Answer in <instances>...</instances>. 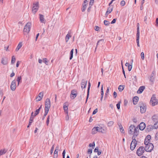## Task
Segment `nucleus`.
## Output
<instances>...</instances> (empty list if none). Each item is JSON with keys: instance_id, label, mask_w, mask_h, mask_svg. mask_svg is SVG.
<instances>
[{"instance_id": "nucleus-1", "label": "nucleus", "mask_w": 158, "mask_h": 158, "mask_svg": "<svg viewBox=\"0 0 158 158\" xmlns=\"http://www.w3.org/2000/svg\"><path fill=\"white\" fill-rule=\"evenodd\" d=\"M146 151L145 148L143 146L140 147L136 151L137 155L139 156H141L143 155V153Z\"/></svg>"}, {"instance_id": "nucleus-2", "label": "nucleus", "mask_w": 158, "mask_h": 158, "mask_svg": "<svg viewBox=\"0 0 158 158\" xmlns=\"http://www.w3.org/2000/svg\"><path fill=\"white\" fill-rule=\"evenodd\" d=\"M137 33L136 35V42L138 47H139V24L137 23Z\"/></svg>"}, {"instance_id": "nucleus-3", "label": "nucleus", "mask_w": 158, "mask_h": 158, "mask_svg": "<svg viewBox=\"0 0 158 158\" xmlns=\"http://www.w3.org/2000/svg\"><path fill=\"white\" fill-rule=\"evenodd\" d=\"M150 102L152 106H154L158 104V100L156 99L154 95H153L152 97Z\"/></svg>"}, {"instance_id": "nucleus-4", "label": "nucleus", "mask_w": 158, "mask_h": 158, "mask_svg": "<svg viewBox=\"0 0 158 158\" xmlns=\"http://www.w3.org/2000/svg\"><path fill=\"white\" fill-rule=\"evenodd\" d=\"M145 149L146 151L147 152H150L154 148V146L152 143H149L148 144H145Z\"/></svg>"}, {"instance_id": "nucleus-5", "label": "nucleus", "mask_w": 158, "mask_h": 158, "mask_svg": "<svg viewBox=\"0 0 158 158\" xmlns=\"http://www.w3.org/2000/svg\"><path fill=\"white\" fill-rule=\"evenodd\" d=\"M137 144V141L135 138H133L131 142L130 148L132 151L136 147Z\"/></svg>"}, {"instance_id": "nucleus-6", "label": "nucleus", "mask_w": 158, "mask_h": 158, "mask_svg": "<svg viewBox=\"0 0 158 158\" xmlns=\"http://www.w3.org/2000/svg\"><path fill=\"white\" fill-rule=\"evenodd\" d=\"M31 23H27L24 27L23 29L24 32L28 33L31 29Z\"/></svg>"}, {"instance_id": "nucleus-7", "label": "nucleus", "mask_w": 158, "mask_h": 158, "mask_svg": "<svg viewBox=\"0 0 158 158\" xmlns=\"http://www.w3.org/2000/svg\"><path fill=\"white\" fill-rule=\"evenodd\" d=\"M39 8V3L37 2L36 3L33 4V6L32 8V12L35 14Z\"/></svg>"}, {"instance_id": "nucleus-8", "label": "nucleus", "mask_w": 158, "mask_h": 158, "mask_svg": "<svg viewBox=\"0 0 158 158\" xmlns=\"http://www.w3.org/2000/svg\"><path fill=\"white\" fill-rule=\"evenodd\" d=\"M140 112L141 113H145L146 110V106L143 103L140 104Z\"/></svg>"}, {"instance_id": "nucleus-9", "label": "nucleus", "mask_w": 158, "mask_h": 158, "mask_svg": "<svg viewBox=\"0 0 158 158\" xmlns=\"http://www.w3.org/2000/svg\"><path fill=\"white\" fill-rule=\"evenodd\" d=\"M16 81L15 80L12 81L10 85L11 89L12 91H14L16 87Z\"/></svg>"}, {"instance_id": "nucleus-10", "label": "nucleus", "mask_w": 158, "mask_h": 158, "mask_svg": "<svg viewBox=\"0 0 158 158\" xmlns=\"http://www.w3.org/2000/svg\"><path fill=\"white\" fill-rule=\"evenodd\" d=\"M77 95V91L76 90L73 89L71 91V98L73 99L76 97Z\"/></svg>"}, {"instance_id": "nucleus-11", "label": "nucleus", "mask_w": 158, "mask_h": 158, "mask_svg": "<svg viewBox=\"0 0 158 158\" xmlns=\"http://www.w3.org/2000/svg\"><path fill=\"white\" fill-rule=\"evenodd\" d=\"M87 82V81L84 79L82 80L81 84V88L82 89L85 88L86 87Z\"/></svg>"}, {"instance_id": "nucleus-12", "label": "nucleus", "mask_w": 158, "mask_h": 158, "mask_svg": "<svg viewBox=\"0 0 158 158\" xmlns=\"http://www.w3.org/2000/svg\"><path fill=\"white\" fill-rule=\"evenodd\" d=\"M138 128H135H135L134 129V135L132 137V139H133V138H135V137H136V136L138 134Z\"/></svg>"}, {"instance_id": "nucleus-13", "label": "nucleus", "mask_w": 158, "mask_h": 158, "mask_svg": "<svg viewBox=\"0 0 158 158\" xmlns=\"http://www.w3.org/2000/svg\"><path fill=\"white\" fill-rule=\"evenodd\" d=\"M151 139V136L150 135H148L146 137L145 141H144V144H146L148 143H149L150 140Z\"/></svg>"}, {"instance_id": "nucleus-14", "label": "nucleus", "mask_w": 158, "mask_h": 158, "mask_svg": "<svg viewBox=\"0 0 158 158\" xmlns=\"http://www.w3.org/2000/svg\"><path fill=\"white\" fill-rule=\"evenodd\" d=\"M91 86V84L89 82L88 83V89H87V97L86 98V100L85 102V103H86L87 102V101L88 99V98L89 95V89L90 88Z\"/></svg>"}, {"instance_id": "nucleus-15", "label": "nucleus", "mask_w": 158, "mask_h": 158, "mask_svg": "<svg viewBox=\"0 0 158 158\" xmlns=\"http://www.w3.org/2000/svg\"><path fill=\"white\" fill-rule=\"evenodd\" d=\"M8 59L6 57H3L2 59L1 63L4 65H6L8 64Z\"/></svg>"}, {"instance_id": "nucleus-16", "label": "nucleus", "mask_w": 158, "mask_h": 158, "mask_svg": "<svg viewBox=\"0 0 158 158\" xmlns=\"http://www.w3.org/2000/svg\"><path fill=\"white\" fill-rule=\"evenodd\" d=\"M135 126L134 125H131L129 128L128 133L129 134H131L133 132Z\"/></svg>"}, {"instance_id": "nucleus-17", "label": "nucleus", "mask_w": 158, "mask_h": 158, "mask_svg": "<svg viewBox=\"0 0 158 158\" xmlns=\"http://www.w3.org/2000/svg\"><path fill=\"white\" fill-rule=\"evenodd\" d=\"M146 127L145 123L143 122H142L140 123L139 125V129L140 130H143Z\"/></svg>"}, {"instance_id": "nucleus-18", "label": "nucleus", "mask_w": 158, "mask_h": 158, "mask_svg": "<svg viewBox=\"0 0 158 158\" xmlns=\"http://www.w3.org/2000/svg\"><path fill=\"white\" fill-rule=\"evenodd\" d=\"M45 104V106L50 107L51 102L49 99L48 98L46 99Z\"/></svg>"}, {"instance_id": "nucleus-19", "label": "nucleus", "mask_w": 158, "mask_h": 158, "mask_svg": "<svg viewBox=\"0 0 158 158\" xmlns=\"http://www.w3.org/2000/svg\"><path fill=\"white\" fill-rule=\"evenodd\" d=\"M145 87L144 86H140L139 89L137 91V93L139 94H141L144 89Z\"/></svg>"}, {"instance_id": "nucleus-20", "label": "nucleus", "mask_w": 158, "mask_h": 158, "mask_svg": "<svg viewBox=\"0 0 158 158\" xmlns=\"http://www.w3.org/2000/svg\"><path fill=\"white\" fill-rule=\"evenodd\" d=\"M66 102L63 105V109L66 114H67V116H68V106L66 105Z\"/></svg>"}, {"instance_id": "nucleus-21", "label": "nucleus", "mask_w": 158, "mask_h": 158, "mask_svg": "<svg viewBox=\"0 0 158 158\" xmlns=\"http://www.w3.org/2000/svg\"><path fill=\"white\" fill-rule=\"evenodd\" d=\"M133 103L134 105H136L137 104V102L139 100V98L137 96L134 97L133 99Z\"/></svg>"}, {"instance_id": "nucleus-22", "label": "nucleus", "mask_w": 158, "mask_h": 158, "mask_svg": "<svg viewBox=\"0 0 158 158\" xmlns=\"http://www.w3.org/2000/svg\"><path fill=\"white\" fill-rule=\"evenodd\" d=\"M35 116H34V115H33V112H32L31 113V116L29 121V122H30V123H32V122L33 121L34 117Z\"/></svg>"}, {"instance_id": "nucleus-23", "label": "nucleus", "mask_w": 158, "mask_h": 158, "mask_svg": "<svg viewBox=\"0 0 158 158\" xmlns=\"http://www.w3.org/2000/svg\"><path fill=\"white\" fill-rule=\"evenodd\" d=\"M22 46V42L19 43L18 44L16 48L15 49V51L17 52L21 48Z\"/></svg>"}, {"instance_id": "nucleus-24", "label": "nucleus", "mask_w": 158, "mask_h": 158, "mask_svg": "<svg viewBox=\"0 0 158 158\" xmlns=\"http://www.w3.org/2000/svg\"><path fill=\"white\" fill-rule=\"evenodd\" d=\"M40 20L41 23H44V16L40 14Z\"/></svg>"}, {"instance_id": "nucleus-25", "label": "nucleus", "mask_w": 158, "mask_h": 158, "mask_svg": "<svg viewBox=\"0 0 158 158\" xmlns=\"http://www.w3.org/2000/svg\"><path fill=\"white\" fill-rule=\"evenodd\" d=\"M97 132V127H94L92 130V133L93 134H96Z\"/></svg>"}, {"instance_id": "nucleus-26", "label": "nucleus", "mask_w": 158, "mask_h": 158, "mask_svg": "<svg viewBox=\"0 0 158 158\" xmlns=\"http://www.w3.org/2000/svg\"><path fill=\"white\" fill-rule=\"evenodd\" d=\"M119 129L120 130V131L122 133H124V130L123 129V127L121 123H119L118 124Z\"/></svg>"}, {"instance_id": "nucleus-27", "label": "nucleus", "mask_w": 158, "mask_h": 158, "mask_svg": "<svg viewBox=\"0 0 158 158\" xmlns=\"http://www.w3.org/2000/svg\"><path fill=\"white\" fill-rule=\"evenodd\" d=\"M153 72H152V74H151L150 78V81L152 82V83L153 82L154 80V74L153 73Z\"/></svg>"}, {"instance_id": "nucleus-28", "label": "nucleus", "mask_w": 158, "mask_h": 158, "mask_svg": "<svg viewBox=\"0 0 158 158\" xmlns=\"http://www.w3.org/2000/svg\"><path fill=\"white\" fill-rule=\"evenodd\" d=\"M42 105H41L38 109H37L36 110L34 114V116H36L39 114V112L41 108L42 107Z\"/></svg>"}, {"instance_id": "nucleus-29", "label": "nucleus", "mask_w": 158, "mask_h": 158, "mask_svg": "<svg viewBox=\"0 0 158 158\" xmlns=\"http://www.w3.org/2000/svg\"><path fill=\"white\" fill-rule=\"evenodd\" d=\"M71 35L69 33H68L66 35L65 37V41L66 42H67L70 38L71 37Z\"/></svg>"}, {"instance_id": "nucleus-30", "label": "nucleus", "mask_w": 158, "mask_h": 158, "mask_svg": "<svg viewBox=\"0 0 158 158\" xmlns=\"http://www.w3.org/2000/svg\"><path fill=\"white\" fill-rule=\"evenodd\" d=\"M7 150L5 149H1L0 150V156L3 154H5L7 152Z\"/></svg>"}, {"instance_id": "nucleus-31", "label": "nucleus", "mask_w": 158, "mask_h": 158, "mask_svg": "<svg viewBox=\"0 0 158 158\" xmlns=\"http://www.w3.org/2000/svg\"><path fill=\"white\" fill-rule=\"evenodd\" d=\"M97 127V132L103 133L104 130L102 127Z\"/></svg>"}, {"instance_id": "nucleus-32", "label": "nucleus", "mask_w": 158, "mask_h": 158, "mask_svg": "<svg viewBox=\"0 0 158 158\" xmlns=\"http://www.w3.org/2000/svg\"><path fill=\"white\" fill-rule=\"evenodd\" d=\"M152 120L154 122H156V121H157L158 117H157V115H154L152 117Z\"/></svg>"}, {"instance_id": "nucleus-33", "label": "nucleus", "mask_w": 158, "mask_h": 158, "mask_svg": "<svg viewBox=\"0 0 158 158\" xmlns=\"http://www.w3.org/2000/svg\"><path fill=\"white\" fill-rule=\"evenodd\" d=\"M17 81L18 82V85H19V83L22 82V77H18L17 78Z\"/></svg>"}, {"instance_id": "nucleus-34", "label": "nucleus", "mask_w": 158, "mask_h": 158, "mask_svg": "<svg viewBox=\"0 0 158 158\" xmlns=\"http://www.w3.org/2000/svg\"><path fill=\"white\" fill-rule=\"evenodd\" d=\"M124 86L123 85H120L118 88L119 91L120 92L122 91L124 88Z\"/></svg>"}, {"instance_id": "nucleus-35", "label": "nucleus", "mask_w": 158, "mask_h": 158, "mask_svg": "<svg viewBox=\"0 0 158 158\" xmlns=\"http://www.w3.org/2000/svg\"><path fill=\"white\" fill-rule=\"evenodd\" d=\"M73 49H72L70 52V56L69 58V59L71 60L73 57Z\"/></svg>"}, {"instance_id": "nucleus-36", "label": "nucleus", "mask_w": 158, "mask_h": 158, "mask_svg": "<svg viewBox=\"0 0 158 158\" xmlns=\"http://www.w3.org/2000/svg\"><path fill=\"white\" fill-rule=\"evenodd\" d=\"M113 7L112 6H110L107 9V11L109 13H110L112 11Z\"/></svg>"}, {"instance_id": "nucleus-37", "label": "nucleus", "mask_w": 158, "mask_h": 158, "mask_svg": "<svg viewBox=\"0 0 158 158\" xmlns=\"http://www.w3.org/2000/svg\"><path fill=\"white\" fill-rule=\"evenodd\" d=\"M86 4H83V7L82 8L81 10L82 12L84 11L86 8Z\"/></svg>"}, {"instance_id": "nucleus-38", "label": "nucleus", "mask_w": 158, "mask_h": 158, "mask_svg": "<svg viewBox=\"0 0 158 158\" xmlns=\"http://www.w3.org/2000/svg\"><path fill=\"white\" fill-rule=\"evenodd\" d=\"M104 40L103 39H101V40H99L97 43V45H96V48H95V50L97 48V47H98V46L99 45V43L101 42H102V43H103L104 42Z\"/></svg>"}, {"instance_id": "nucleus-39", "label": "nucleus", "mask_w": 158, "mask_h": 158, "mask_svg": "<svg viewBox=\"0 0 158 158\" xmlns=\"http://www.w3.org/2000/svg\"><path fill=\"white\" fill-rule=\"evenodd\" d=\"M16 59L14 56H13L12 57V59L11 60V63L12 64L15 63V61Z\"/></svg>"}, {"instance_id": "nucleus-40", "label": "nucleus", "mask_w": 158, "mask_h": 158, "mask_svg": "<svg viewBox=\"0 0 158 158\" xmlns=\"http://www.w3.org/2000/svg\"><path fill=\"white\" fill-rule=\"evenodd\" d=\"M121 103V101L118 102V103L116 104V106L117 109L118 110H119L120 108V104Z\"/></svg>"}, {"instance_id": "nucleus-41", "label": "nucleus", "mask_w": 158, "mask_h": 158, "mask_svg": "<svg viewBox=\"0 0 158 158\" xmlns=\"http://www.w3.org/2000/svg\"><path fill=\"white\" fill-rule=\"evenodd\" d=\"M50 108V107L45 106V112L48 113V111L49 110Z\"/></svg>"}, {"instance_id": "nucleus-42", "label": "nucleus", "mask_w": 158, "mask_h": 158, "mask_svg": "<svg viewBox=\"0 0 158 158\" xmlns=\"http://www.w3.org/2000/svg\"><path fill=\"white\" fill-rule=\"evenodd\" d=\"M104 23L106 26H108L110 24V22L107 20H105L104 21Z\"/></svg>"}, {"instance_id": "nucleus-43", "label": "nucleus", "mask_w": 158, "mask_h": 158, "mask_svg": "<svg viewBox=\"0 0 158 158\" xmlns=\"http://www.w3.org/2000/svg\"><path fill=\"white\" fill-rule=\"evenodd\" d=\"M114 124V122L112 121H110L108 123V126L109 127H110L112 126Z\"/></svg>"}, {"instance_id": "nucleus-44", "label": "nucleus", "mask_w": 158, "mask_h": 158, "mask_svg": "<svg viewBox=\"0 0 158 158\" xmlns=\"http://www.w3.org/2000/svg\"><path fill=\"white\" fill-rule=\"evenodd\" d=\"M43 92H41L39 94L38 96L42 98L43 96Z\"/></svg>"}, {"instance_id": "nucleus-45", "label": "nucleus", "mask_w": 158, "mask_h": 158, "mask_svg": "<svg viewBox=\"0 0 158 158\" xmlns=\"http://www.w3.org/2000/svg\"><path fill=\"white\" fill-rule=\"evenodd\" d=\"M58 149H59V146H57L56 148V149L54 152V154H57L58 150Z\"/></svg>"}, {"instance_id": "nucleus-46", "label": "nucleus", "mask_w": 158, "mask_h": 158, "mask_svg": "<svg viewBox=\"0 0 158 158\" xmlns=\"http://www.w3.org/2000/svg\"><path fill=\"white\" fill-rule=\"evenodd\" d=\"M49 119H50V116L48 115L47 117V121H46V124L47 126L48 125L49 122Z\"/></svg>"}, {"instance_id": "nucleus-47", "label": "nucleus", "mask_w": 158, "mask_h": 158, "mask_svg": "<svg viewBox=\"0 0 158 158\" xmlns=\"http://www.w3.org/2000/svg\"><path fill=\"white\" fill-rule=\"evenodd\" d=\"M141 56L142 59L143 60H144V54L143 52H142L141 53Z\"/></svg>"}, {"instance_id": "nucleus-48", "label": "nucleus", "mask_w": 158, "mask_h": 158, "mask_svg": "<svg viewBox=\"0 0 158 158\" xmlns=\"http://www.w3.org/2000/svg\"><path fill=\"white\" fill-rule=\"evenodd\" d=\"M95 145V143L94 142L92 143H90L89 145V147H92L93 148H94L93 147H94Z\"/></svg>"}, {"instance_id": "nucleus-49", "label": "nucleus", "mask_w": 158, "mask_h": 158, "mask_svg": "<svg viewBox=\"0 0 158 158\" xmlns=\"http://www.w3.org/2000/svg\"><path fill=\"white\" fill-rule=\"evenodd\" d=\"M154 127L155 129H156L158 128V122H156V123L154 124Z\"/></svg>"}, {"instance_id": "nucleus-50", "label": "nucleus", "mask_w": 158, "mask_h": 158, "mask_svg": "<svg viewBox=\"0 0 158 158\" xmlns=\"http://www.w3.org/2000/svg\"><path fill=\"white\" fill-rule=\"evenodd\" d=\"M43 62H44L45 63V64L47 65L48 64V61H47V58H44L43 59Z\"/></svg>"}, {"instance_id": "nucleus-51", "label": "nucleus", "mask_w": 158, "mask_h": 158, "mask_svg": "<svg viewBox=\"0 0 158 158\" xmlns=\"http://www.w3.org/2000/svg\"><path fill=\"white\" fill-rule=\"evenodd\" d=\"M125 2L123 0L121 1L120 4L121 6H123L125 5Z\"/></svg>"}, {"instance_id": "nucleus-52", "label": "nucleus", "mask_w": 158, "mask_h": 158, "mask_svg": "<svg viewBox=\"0 0 158 158\" xmlns=\"http://www.w3.org/2000/svg\"><path fill=\"white\" fill-rule=\"evenodd\" d=\"M132 68V65L131 64H130L129 65L128 67V70L129 71H130Z\"/></svg>"}, {"instance_id": "nucleus-53", "label": "nucleus", "mask_w": 158, "mask_h": 158, "mask_svg": "<svg viewBox=\"0 0 158 158\" xmlns=\"http://www.w3.org/2000/svg\"><path fill=\"white\" fill-rule=\"evenodd\" d=\"M54 145H53L52 147V148H51V151H50L51 154H52V153L53 152V150H54Z\"/></svg>"}, {"instance_id": "nucleus-54", "label": "nucleus", "mask_w": 158, "mask_h": 158, "mask_svg": "<svg viewBox=\"0 0 158 158\" xmlns=\"http://www.w3.org/2000/svg\"><path fill=\"white\" fill-rule=\"evenodd\" d=\"M92 152V150L91 149L89 148L88 149L87 153H88L91 154Z\"/></svg>"}, {"instance_id": "nucleus-55", "label": "nucleus", "mask_w": 158, "mask_h": 158, "mask_svg": "<svg viewBox=\"0 0 158 158\" xmlns=\"http://www.w3.org/2000/svg\"><path fill=\"white\" fill-rule=\"evenodd\" d=\"M42 99V98L38 97V96L36 98V101L37 102L40 101Z\"/></svg>"}, {"instance_id": "nucleus-56", "label": "nucleus", "mask_w": 158, "mask_h": 158, "mask_svg": "<svg viewBox=\"0 0 158 158\" xmlns=\"http://www.w3.org/2000/svg\"><path fill=\"white\" fill-rule=\"evenodd\" d=\"M65 150H64L62 154V156H63V158H65Z\"/></svg>"}, {"instance_id": "nucleus-57", "label": "nucleus", "mask_w": 158, "mask_h": 158, "mask_svg": "<svg viewBox=\"0 0 158 158\" xmlns=\"http://www.w3.org/2000/svg\"><path fill=\"white\" fill-rule=\"evenodd\" d=\"M128 103V101L126 99H125L124 102V106H126Z\"/></svg>"}, {"instance_id": "nucleus-58", "label": "nucleus", "mask_w": 158, "mask_h": 158, "mask_svg": "<svg viewBox=\"0 0 158 158\" xmlns=\"http://www.w3.org/2000/svg\"><path fill=\"white\" fill-rule=\"evenodd\" d=\"M9 47V46H5L4 49L7 51H9V50L8 49Z\"/></svg>"}, {"instance_id": "nucleus-59", "label": "nucleus", "mask_w": 158, "mask_h": 158, "mask_svg": "<svg viewBox=\"0 0 158 158\" xmlns=\"http://www.w3.org/2000/svg\"><path fill=\"white\" fill-rule=\"evenodd\" d=\"M97 112H98V109H96L93 111V114H96Z\"/></svg>"}, {"instance_id": "nucleus-60", "label": "nucleus", "mask_w": 158, "mask_h": 158, "mask_svg": "<svg viewBox=\"0 0 158 158\" xmlns=\"http://www.w3.org/2000/svg\"><path fill=\"white\" fill-rule=\"evenodd\" d=\"M144 2H141V5L140 6V10H142L143 9V5L144 3Z\"/></svg>"}, {"instance_id": "nucleus-61", "label": "nucleus", "mask_w": 158, "mask_h": 158, "mask_svg": "<svg viewBox=\"0 0 158 158\" xmlns=\"http://www.w3.org/2000/svg\"><path fill=\"white\" fill-rule=\"evenodd\" d=\"M116 19H114L111 22V24H113L115 23Z\"/></svg>"}, {"instance_id": "nucleus-62", "label": "nucleus", "mask_w": 158, "mask_h": 158, "mask_svg": "<svg viewBox=\"0 0 158 158\" xmlns=\"http://www.w3.org/2000/svg\"><path fill=\"white\" fill-rule=\"evenodd\" d=\"M98 147H96L94 150V152H97L98 151Z\"/></svg>"}, {"instance_id": "nucleus-63", "label": "nucleus", "mask_w": 158, "mask_h": 158, "mask_svg": "<svg viewBox=\"0 0 158 158\" xmlns=\"http://www.w3.org/2000/svg\"><path fill=\"white\" fill-rule=\"evenodd\" d=\"M114 97V98H115L117 97V93L115 92H114L113 93Z\"/></svg>"}, {"instance_id": "nucleus-64", "label": "nucleus", "mask_w": 158, "mask_h": 158, "mask_svg": "<svg viewBox=\"0 0 158 158\" xmlns=\"http://www.w3.org/2000/svg\"><path fill=\"white\" fill-rule=\"evenodd\" d=\"M156 26H158V18H157L156 19Z\"/></svg>"}]
</instances>
